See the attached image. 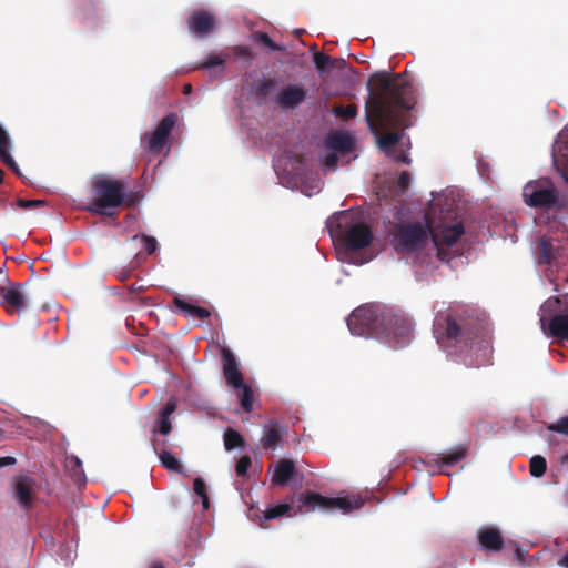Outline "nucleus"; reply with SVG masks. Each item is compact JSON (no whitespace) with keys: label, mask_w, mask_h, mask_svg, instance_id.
Instances as JSON below:
<instances>
[{"label":"nucleus","mask_w":568,"mask_h":568,"mask_svg":"<svg viewBox=\"0 0 568 568\" xmlns=\"http://www.w3.org/2000/svg\"><path fill=\"white\" fill-rule=\"evenodd\" d=\"M369 95L365 102L367 125L377 138L378 146L393 154L394 146L402 140L399 132L409 126L407 111L416 103L414 89L400 74L388 77L384 72L372 74L367 82Z\"/></svg>","instance_id":"nucleus-1"},{"label":"nucleus","mask_w":568,"mask_h":568,"mask_svg":"<svg viewBox=\"0 0 568 568\" xmlns=\"http://www.w3.org/2000/svg\"><path fill=\"white\" fill-rule=\"evenodd\" d=\"M433 334L440 348L462 358L467 367L491 364V341L485 322L469 307L442 305L435 313Z\"/></svg>","instance_id":"nucleus-2"},{"label":"nucleus","mask_w":568,"mask_h":568,"mask_svg":"<svg viewBox=\"0 0 568 568\" xmlns=\"http://www.w3.org/2000/svg\"><path fill=\"white\" fill-rule=\"evenodd\" d=\"M294 498L290 501L277 505H270L263 511L264 520H273L283 516H295L302 513L313 511L315 509L335 510L348 513L353 509H359L364 505V500L358 496L352 497H325L318 493L307 490L297 497L296 509L293 507Z\"/></svg>","instance_id":"nucleus-3"},{"label":"nucleus","mask_w":568,"mask_h":568,"mask_svg":"<svg viewBox=\"0 0 568 568\" xmlns=\"http://www.w3.org/2000/svg\"><path fill=\"white\" fill-rule=\"evenodd\" d=\"M91 190L93 196L88 210L97 215H109V210L123 204L131 206L136 201L135 194L124 192L122 181L103 175H97L92 179Z\"/></svg>","instance_id":"nucleus-4"},{"label":"nucleus","mask_w":568,"mask_h":568,"mask_svg":"<svg viewBox=\"0 0 568 568\" xmlns=\"http://www.w3.org/2000/svg\"><path fill=\"white\" fill-rule=\"evenodd\" d=\"M377 338L383 339L390 347L400 348L409 344L413 338V322L400 310L387 307L382 314V323Z\"/></svg>","instance_id":"nucleus-5"},{"label":"nucleus","mask_w":568,"mask_h":568,"mask_svg":"<svg viewBox=\"0 0 568 568\" xmlns=\"http://www.w3.org/2000/svg\"><path fill=\"white\" fill-rule=\"evenodd\" d=\"M386 307L366 304L355 308L347 318V326L353 335L374 336L377 338L382 314Z\"/></svg>","instance_id":"nucleus-6"},{"label":"nucleus","mask_w":568,"mask_h":568,"mask_svg":"<svg viewBox=\"0 0 568 568\" xmlns=\"http://www.w3.org/2000/svg\"><path fill=\"white\" fill-rule=\"evenodd\" d=\"M526 205L534 209H550L557 203V190L548 178L529 181L523 189Z\"/></svg>","instance_id":"nucleus-7"},{"label":"nucleus","mask_w":568,"mask_h":568,"mask_svg":"<svg viewBox=\"0 0 568 568\" xmlns=\"http://www.w3.org/2000/svg\"><path fill=\"white\" fill-rule=\"evenodd\" d=\"M428 231L420 224H400L394 232L393 246L397 253H410L423 248Z\"/></svg>","instance_id":"nucleus-8"},{"label":"nucleus","mask_w":568,"mask_h":568,"mask_svg":"<svg viewBox=\"0 0 568 568\" xmlns=\"http://www.w3.org/2000/svg\"><path fill=\"white\" fill-rule=\"evenodd\" d=\"M178 114L172 112L165 115L153 132H145L141 138V144L152 154H160L169 144V138L178 123Z\"/></svg>","instance_id":"nucleus-9"},{"label":"nucleus","mask_w":568,"mask_h":568,"mask_svg":"<svg viewBox=\"0 0 568 568\" xmlns=\"http://www.w3.org/2000/svg\"><path fill=\"white\" fill-rule=\"evenodd\" d=\"M347 219L348 214L341 213L337 223L344 245L352 251H358L371 245L374 237L372 229L363 222H357L343 231V222Z\"/></svg>","instance_id":"nucleus-10"},{"label":"nucleus","mask_w":568,"mask_h":568,"mask_svg":"<svg viewBox=\"0 0 568 568\" xmlns=\"http://www.w3.org/2000/svg\"><path fill=\"white\" fill-rule=\"evenodd\" d=\"M13 497L23 510H31L37 498L36 480L28 475L16 476L13 478Z\"/></svg>","instance_id":"nucleus-11"},{"label":"nucleus","mask_w":568,"mask_h":568,"mask_svg":"<svg viewBox=\"0 0 568 568\" xmlns=\"http://www.w3.org/2000/svg\"><path fill=\"white\" fill-rule=\"evenodd\" d=\"M464 225L462 222H457L453 225L439 224L435 227L429 229V233L434 241V244L438 248V257L444 260V252L442 246L454 245L464 234Z\"/></svg>","instance_id":"nucleus-12"},{"label":"nucleus","mask_w":568,"mask_h":568,"mask_svg":"<svg viewBox=\"0 0 568 568\" xmlns=\"http://www.w3.org/2000/svg\"><path fill=\"white\" fill-rule=\"evenodd\" d=\"M556 303H562V308L550 318L547 326L545 316H541V327L545 331L548 329L549 335L552 337L568 339V294L562 297V301L556 298Z\"/></svg>","instance_id":"nucleus-13"},{"label":"nucleus","mask_w":568,"mask_h":568,"mask_svg":"<svg viewBox=\"0 0 568 568\" xmlns=\"http://www.w3.org/2000/svg\"><path fill=\"white\" fill-rule=\"evenodd\" d=\"M307 97V90L302 84H287L274 97L273 101L284 110H293L302 104Z\"/></svg>","instance_id":"nucleus-14"},{"label":"nucleus","mask_w":568,"mask_h":568,"mask_svg":"<svg viewBox=\"0 0 568 568\" xmlns=\"http://www.w3.org/2000/svg\"><path fill=\"white\" fill-rule=\"evenodd\" d=\"M187 27L191 33L204 38L214 30L215 18L206 10H195L187 19Z\"/></svg>","instance_id":"nucleus-15"},{"label":"nucleus","mask_w":568,"mask_h":568,"mask_svg":"<svg viewBox=\"0 0 568 568\" xmlns=\"http://www.w3.org/2000/svg\"><path fill=\"white\" fill-rule=\"evenodd\" d=\"M478 542L485 551H500L504 547V538L500 530L493 526H483L477 532Z\"/></svg>","instance_id":"nucleus-16"},{"label":"nucleus","mask_w":568,"mask_h":568,"mask_svg":"<svg viewBox=\"0 0 568 568\" xmlns=\"http://www.w3.org/2000/svg\"><path fill=\"white\" fill-rule=\"evenodd\" d=\"M223 356V375L226 381V384L234 387H241L242 383H244L243 374L237 367V363L235 356L231 351L224 348L222 351Z\"/></svg>","instance_id":"nucleus-17"},{"label":"nucleus","mask_w":568,"mask_h":568,"mask_svg":"<svg viewBox=\"0 0 568 568\" xmlns=\"http://www.w3.org/2000/svg\"><path fill=\"white\" fill-rule=\"evenodd\" d=\"M296 474L297 469L295 463L288 458H281L274 465L271 481L274 486L284 487L290 483V480L294 478Z\"/></svg>","instance_id":"nucleus-18"},{"label":"nucleus","mask_w":568,"mask_h":568,"mask_svg":"<svg viewBox=\"0 0 568 568\" xmlns=\"http://www.w3.org/2000/svg\"><path fill=\"white\" fill-rule=\"evenodd\" d=\"M26 284L13 283L9 288H2L1 297L12 311L21 312L26 310L28 302L23 292Z\"/></svg>","instance_id":"nucleus-19"},{"label":"nucleus","mask_w":568,"mask_h":568,"mask_svg":"<svg viewBox=\"0 0 568 568\" xmlns=\"http://www.w3.org/2000/svg\"><path fill=\"white\" fill-rule=\"evenodd\" d=\"M173 304L176 308L185 314L187 317L199 318L204 321L211 316V312L207 308L193 305L180 296L173 298Z\"/></svg>","instance_id":"nucleus-20"},{"label":"nucleus","mask_w":568,"mask_h":568,"mask_svg":"<svg viewBox=\"0 0 568 568\" xmlns=\"http://www.w3.org/2000/svg\"><path fill=\"white\" fill-rule=\"evenodd\" d=\"M282 440V429L276 422H270L264 427V436L261 439L265 450H274Z\"/></svg>","instance_id":"nucleus-21"},{"label":"nucleus","mask_w":568,"mask_h":568,"mask_svg":"<svg viewBox=\"0 0 568 568\" xmlns=\"http://www.w3.org/2000/svg\"><path fill=\"white\" fill-rule=\"evenodd\" d=\"M468 456V447L464 445H459L454 447L447 454H439L438 458L435 460L439 467L444 466H454L465 459Z\"/></svg>","instance_id":"nucleus-22"},{"label":"nucleus","mask_w":568,"mask_h":568,"mask_svg":"<svg viewBox=\"0 0 568 568\" xmlns=\"http://www.w3.org/2000/svg\"><path fill=\"white\" fill-rule=\"evenodd\" d=\"M327 145L335 152L348 153L354 149V139L347 133H334L328 136Z\"/></svg>","instance_id":"nucleus-23"},{"label":"nucleus","mask_w":568,"mask_h":568,"mask_svg":"<svg viewBox=\"0 0 568 568\" xmlns=\"http://www.w3.org/2000/svg\"><path fill=\"white\" fill-rule=\"evenodd\" d=\"M234 389L237 394V397H239V400H240V404H241V407L243 408V410L246 413H251L253 409V402H254L253 389L245 383H242L241 387H234Z\"/></svg>","instance_id":"nucleus-24"},{"label":"nucleus","mask_w":568,"mask_h":568,"mask_svg":"<svg viewBox=\"0 0 568 568\" xmlns=\"http://www.w3.org/2000/svg\"><path fill=\"white\" fill-rule=\"evenodd\" d=\"M540 264H549L555 258L554 245L550 240L542 237L538 244Z\"/></svg>","instance_id":"nucleus-25"},{"label":"nucleus","mask_w":568,"mask_h":568,"mask_svg":"<svg viewBox=\"0 0 568 568\" xmlns=\"http://www.w3.org/2000/svg\"><path fill=\"white\" fill-rule=\"evenodd\" d=\"M277 88V81L274 78L264 79L255 84L254 93L260 99L267 98Z\"/></svg>","instance_id":"nucleus-26"},{"label":"nucleus","mask_w":568,"mask_h":568,"mask_svg":"<svg viewBox=\"0 0 568 568\" xmlns=\"http://www.w3.org/2000/svg\"><path fill=\"white\" fill-rule=\"evenodd\" d=\"M244 438L233 428H227L224 433V446L226 450L241 448L244 446Z\"/></svg>","instance_id":"nucleus-27"},{"label":"nucleus","mask_w":568,"mask_h":568,"mask_svg":"<svg viewBox=\"0 0 568 568\" xmlns=\"http://www.w3.org/2000/svg\"><path fill=\"white\" fill-rule=\"evenodd\" d=\"M333 113L338 116L343 121H348L354 119L358 113V108L356 104L352 103L346 106L342 104H337L333 106Z\"/></svg>","instance_id":"nucleus-28"},{"label":"nucleus","mask_w":568,"mask_h":568,"mask_svg":"<svg viewBox=\"0 0 568 568\" xmlns=\"http://www.w3.org/2000/svg\"><path fill=\"white\" fill-rule=\"evenodd\" d=\"M529 470L532 477L539 478L544 476L547 470L546 459L540 455L531 457L529 462Z\"/></svg>","instance_id":"nucleus-29"},{"label":"nucleus","mask_w":568,"mask_h":568,"mask_svg":"<svg viewBox=\"0 0 568 568\" xmlns=\"http://www.w3.org/2000/svg\"><path fill=\"white\" fill-rule=\"evenodd\" d=\"M159 458L164 468L176 473L182 471L181 463L171 453L162 450L159 453Z\"/></svg>","instance_id":"nucleus-30"},{"label":"nucleus","mask_w":568,"mask_h":568,"mask_svg":"<svg viewBox=\"0 0 568 568\" xmlns=\"http://www.w3.org/2000/svg\"><path fill=\"white\" fill-rule=\"evenodd\" d=\"M313 61L315 63L316 69L320 72H323L326 69L335 68L336 60L331 58L329 55L323 52H315L313 55Z\"/></svg>","instance_id":"nucleus-31"},{"label":"nucleus","mask_w":568,"mask_h":568,"mask_svg":"<svg viewBox=\"0 0 568 568\" xmlns=\"http://www.w3.org/2000/svg\"><path fill=\"white\" fill-rule=\"evenodd\" d=\"M193 490L202 499L203 508L207 509L210 501H209V496H207V491H206V484L201 477H197L194 479Z\"/></svg>","instance_id":"nucleus-32"},{"label":"nucleus","mask_w":568,"mask_h":568,"mask_svg":"<svg viewBox=\"0 0 568 568\" xmlns=\"http://www.w3.org/2000/svg\"><path fill=\"white\" fill-rule=\"evenodd\" d=\"M254 39L262 43L263 45L267 47L271 51H277V52H281V51H284V47L283 45H278L276 44L272 39L271 37L265 33V32H261V31H257L254 33Z\"/></svg>","instance_id":"nucleus-33"},{"label":"nucleus","mask_w":568,"mask_h":568,"mask_svg":"<svg viewBox=\"0 0 568 568\" xmlns=\"http://www.w3.org/2000/svg\"><path fill=\"white\" fill-rule=\"evenodd\" d=\"M12 148V141L7 132V130L0 123V158L10 153Z\"/></svg>","instance_id":"nucleus-34"},{"label":"nucleus","mask_w":568,"mask_h":568,"mask_svg":"<svg viewBox=\"0 0 568 568\" xmlns=\"http://www.w3.org/2000/svg\"><path fill=\"white\" fill-rule=\"evenodd\" d=\"M133 239L134 240L135 239H140L141 240L143 250L145 251V253L148 255L153 254L156 251V248H158V241L153 236H149L146 234H141V235H135Z\"/></svg>","instance_id":"nucleus-35"},{"label":"nucleus","mask_w":568,"mask_h":568,"mask_svg":"<svg viewBox=\"0 0 568 568\" xmlns=\"http://www.w3.org/2000/svg\"><path fill=\"white\" fill-rule=\"evenodd\" d=\"M547 429L554 433H558L568 436V416H562L555 423L547 426Z\"/></svg>","instance_id":"nucleus-36"},{"label":"nucleus","mask_w":568,"mask_h":568,"mask_svg":"<svg viewBox=\"0 0 568 568\" xmlns=\"http://www.w3.org/2000/svg\"><path fill=\"white\" fill-rule=\"evenodd\" d=\"M252 465L251 457L248 455L242 456L236 465H235V473L239 477H244L247 474L248 468Z\"/></svg>","instance_id":"nucleus-37"},{"label":"nucleus","mask_w":568,"mask_h":568,"mask_svg":"<svg viewBox=\"0 0 568 568\" xmlns=\"http://www.w3.org/2000/svg\"><path fill=\"white\" fill-rule=\"evenodd\" d=\"M172 430V424L170 417L158 415V428L153 432H158L163 436H166Z\"/></svg>","instance_id":"nucleus-38"},{"label":"nucleus","mask_w":568,"mask_h":568,"mask_svg":"<svg viewBox=\"0 0 568 568\" xmlns=\"http://www.w3.org/2000/svg\"><path fill=\"white\" fill-rule=\"evenodd\" d=\"M45 204H47L45 200H24V199L17 200V206L20 209H24V210L40 207Z\"/></svg>","instance_id":"nucleus-39"},{"label":"nucleus","mask_w":568,"mask_h":568,"mask_svg":"<svg viewBox=\"0 0 568 568\" xmlns=\"http://www.w3.org/2000/svg\"><path fill=\"white\" fill-rule=\"evenodd\" d=\"M224 59L217 54H211L206 58V60L199 67L204 69L214 68L217 65H222L224 63Z\"/></svg>","instance_id":"nucleus-40"},{"label":"nucleus","mask_w":568,"mask_h":568,"mask_svg":"<svg viewBox=\"0 0 568 568\" xmlns=\"http://www.w3.org/2000/svg\"><path fill=\"white\" fill-rule=\"evenodd\" d=\"M232 52L235 57L243 58L245 60L253 59L251 49L245 45H235V47H233Z\"/></svg>","instance_id":"nucleus-41"},{"label":"nucleus","mask_w":568,"mask_h":568,"mask_svg":"<svg viewBox=\"0 0 568 568\" xmlns=\"http://www.w3.org/2000/svg\"><path fill=\"white\" fill-rule=\"evenodd\" d=\"M1 161L8 166L10 168L19 178H22V173L18 166V164L16 163V161L13 160V158L11 156V154H7L2 158H0Z\"/></svg>","instance_id":"nucleus-42"},{"label":"nucleus","mask_w":568,"mask_h":568,"mask_svg":"<svg viewBox=\"0 0 568 568\" xmlns=\"http://www.w3.org/2000/svg\"><path fill=\"white\" fill-rule=\"evenodd\" d=\"M410 184V174L407 171H403L397 180V185L402 192H405Z\"/></svg>","instance_id":"nucleus-43"},{"label":"nucleus","mask_w":568,"mask_h":568,"mask_svg":"<svg viewBox=\"0 0 568 568\" xmlns=\"http://www.w3.org/2000/svg\"><path fill=\"white\" fill-rule=\"evenodd\" d=\"M176 409V402L175 399H169L165 405L161 408L159 412V415L170 417Z\"/></svg>","instance_id":"nucleus-44"},{"label":"nucleus","mask_w":568,"mask_h":568,"mask_svg":"<svg viewBox=\"0 0 568 568\" xmlns=\"http://www.w3.org/2000/svg\"><path fill=\"white\" fill-rule=\"evenodd\" d=\"M338 156L336 152H331L325 156L324 164L326 168L334 170L337 165Z\"/></svg>","instance_id":"nucleus-45"},{"label":"nucleus","mask_w":568,"mask_h":568,"mask_svg":"<svg viewBox=\"0 0 568 568\" xmlns=\"http://www.w3.org/2000/svg\"><path fill=\"white\" fill-rule=\"evenodd\" d=\"M13 283L9 281L7 272L0 270V294L2 295V288H9Z\"/></svg>","instance_id":"nucleus-46"},{"label":"nucleus","mask_w":568,"mask_h":568,"mask_svg":"<svg viewBox=\"0 0 568 568\" xmlns=\"http://www.w3.org/2000/svg\"><path fill=\"white\" fill-rule=\"evenodd\" d=\"M390 155L394 158V160H395L396 162H400V163H404V164H407V165H409V164H410V162H412V160L409 159V156H408L406 153H404V152L395 153V152L393 151V154H390Z\"/></svg>","instance_id":"nucleus-47"},{"label":"nucleus","mask_w":568,"mask_h":568,"mask_svg":"<svg viewBox=\"0 0 568 568\" xmlns=\"http://www.w3.org/2000/svg\"><path fill=\"white\" fill-rule=\"evenodd\" d=\"M17 463V459L11 456L0 457V468L4 466H12Z\"/></svg>","instance_id":"nucleus-48"},{"label":"nucleus","mask_w":568,"mask_h":568,"mask_svg":"<svg viewBox=\"0 0 568 568\" xmlns=\"http://www.w3.org/2000/svg\"><path fill=\"white\" fill-rule=\"evenodd\" d=\"M558 565L564 568H568V552H566L559 560Z\"/></svg>","instance_id":"nucleus-49"},{"label":"nucleus","mask_w":568,"mask_h":568,"mask_svg":"<svg viewBox=\"0 0 568 568\" xmlns=\"http://www.w3.org/2000/svg\"><path fill=\"white\" fill-rule=\"evenodd\" d=\"M131 275V270H128V271H123L121 273H119V278L121 281H125L126 278H129Z\"/></svg>","instance_id":"nucleus-50"},{"label":"nucleus","mask_w":568,"mask_h":568,"mask_svg":"<svg viewBox=\"0 0 568 568\" xmlns=\"http://www.w3.org/2000/svg\"><path fill=\"white\" fill-rule=\"evenodd\" d=\"M516 555H517V557H518V559H519V560H523L524 552H523V550H521V548H520V547H517V548H516Z\"/></svg>","instance_id":"nucleus-51"},{"label":"nucleus","mask_w":568,"mask_h":568,"mask_svg":"<svg viewBox=\"0 0 568 568\" xmlns=\"http://www.w3.org/2000/svg\"><path fill=\"white\" fill-rule=\"evenodd\" d=\"M191 91H192V85H191V84H185V85H184V90H183V92L187 94V93H190Z\"/></svg>","instance_id":"nucleus-52"},{"label":"nucleus","mask_w":568,"mask_h":568,"mask_svg":"<svg viewBox=\"0 0 568 568\" xmlns=\"http://www.w3.org/2000/svg\"><path fill=\"white\" fill-rule=\"evenodd\" d=\"M151 568H164L162 564L155 562Z\"/></svg>","instance_id":"nucleus-53"},{"label":"nucleus","mask_w":568,"mask_h":568,"mask_svg":"<svg viewBox=\"0 0 568 568\" xmlns=\"http://www.w3.org/2000/svg\"><path fill=\"white\" fill-rule=\"evenodd\" d=\"M3 178H4V172H3V170L0 169V183L3 182Z\"/></svg>","instance_id":"nucleus-54"},{"label":"nucleus","mask_w":568,"mask_h":568,"mask_svg":"<svg viewBox=\"0 0 568 568\" xmlns=\"http://www.w3.org/2000/svg\"><path fill=\"white\" fill-rule=\"evenodd\" d=\"M3 434V430L0 428V436Z\"/></svg>","instance_id":"nucleus-55"}]
</instances>
